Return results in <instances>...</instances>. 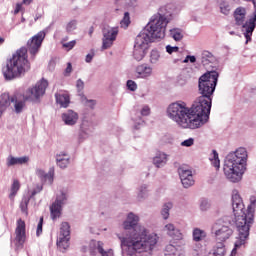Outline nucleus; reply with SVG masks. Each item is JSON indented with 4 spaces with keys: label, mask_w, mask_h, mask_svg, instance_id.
<instances>
[{
    "label": "nucleus",
    "mask_w": 256,
    "mask_h": 256,
    "mask_svg": "<svg viewBox=\"0 0 256 256\" xmlns=\"http://www.w3.org/2000/svg\"><path fill=\"white\" fill-rule=\"evenodd\" d=\"M170 37L174 39V41H181L183 39V30L179 28H173L170 30Z\"/></svg>",
    "instance_id": "nucleus-27"
},
{
    "label": "nucleus",
    "mask_w": 256,
    "mask_h": 256,
    "mask_svg": "<svg viewBox=\"0 0 256 256\" xmlns=\"http://www.w3.org/2000/svg\"><path fill=\"white\" fill-rule=\"evenodd\" d=\"M102 33V49H109L113 46L115 39H117V35H119V28L106 27L103 28Z\"/></svg>",
    "instance_id": "nucleus-13"
},
{
    "label": "nucleus",
    "mask_w": 256,
    "mask_h": 256,
    "mask_svg": "<svg viewBox=\"0 0 256 256\" xmlns=\"http://www.w3.org/2000/svg\"><path fill=\"white\" fill-rule=\"evenodd\" d=\"M193 143H195V139L189 138V139H187V140H184V141L181 143V145H182V147H191V146H193Z\"/></svg>",
    "instance_id": "nucleus-44"
},
{
    "label": "nucleus",
    "mask_w": 256,
    "mask_h": 256,
    "mask_svg": "<svg viewBox=\"0 0 256 256\" xmlns=\"http://www.w3.org/2000/svg\"><path fill=\"white\" fill-rule=\"evenodd\" d=\"M19 11H21V4L16 5V9H15L14 13L17 14V13H19Z\"/></svg>",
    "instance_id": "nucleus-57"
},
{
    "label": "nucleus",
    "mask_w": 256,
    "mask_h": 256,
    "mask_svg": "<svg viewBox=\"0 0 256 256\" xmlns=\"http://www.w3.org/2000/svg\"><path fill=\"white\" fill-rule=\"evenodd\" d=\"M56 246L58 251L65 253V224H61L60 232L57 236Z\"/></svg>",
    "instance_id": "nucleus-19"
},
{
    "label": "nucleus",
    "mask_w": 256,
    "mask_h": 256,
    "mask_svg": "<svg viewBox=\"0 0 256 256\" xmlns=\"http://www.w3.org/2000/svg\"><path fill=\"white\" fill-rule=\"evenodd\" d=\"M139 216L133 213L128 214L124 222V229L130 231V237L120 238L126 255L133 256L137 253H147L153 251L157 245V235H147L145 227L138 224Z\"/></svg>",
    "instance_id": "nucleus-2"
},
{
    "label": "nucleus",
    "mask_w": 256,
    "mask_h": 256,
    "mask_svg": "<svg viewBox=\"0 0 256 256\" xmlns=\"http://www.w3.org/2000/svg\"><path fill=\"white\" fill-rule=\"evenodd\" d=\"M89 35H93V27L90 28Z\"/></svg>",
    "instance_id": "nucleus-60"
},
{
    "label": "nucleus",
    "mask_w": 256,
    "mask_h": 256,
    "mask_svg": "<svg viewBox=\"0 0 256 256\" xmlns=\"http://www.w3.org/2000/svg\"><path fill=\"white\" fill-rule=\"evenodd\" d=\"M159 51L157 50H152L151 54H150V61L151 63H157V61H159Z\"/></svg>",
    "instance_id": "nucleus-39"
},
{
    "label": "nucleus",
    "mask_w": 256,
    "mask_h": 256,
    "mask_svg": "<svg viewBox=\"0 0 256 256\" xmlns=\"http://www.w3.org/2000/svg\"><path fill=\"white\" fill-rule=\"evenodd\" d=\"M220 11L223 15H229L231 13V6L227 2H222L220 4Z\"/></svg>",
    "instance_id": "nucleus-36"
},
{
    "label": "nucleus",
    "mask_w": 256,
    "mask_h": 256,
    "mask_svg": "<svg viewBox=\"0 0 256 256\" xmlns=\"http://www.w3.org/2000/svg\"><path fill=\"white\" fill-rule=\"evenodd\" d=\"M207 207H209V203L207 201H202L201 202V205H200V209L202 211H206L207 210Z\"/></svg>",
    "instance_id": "nucleus-53"
},
{
    "label": "nucleus",
    "mask_w": 256,
    "mask_h": 256,
    "mask_svg": "<svg viewBox=\"0 0 256 256\" xmlns=\"http://www.w3.org/2000/svg\"><path fill=\"white\" fill-rule=\"evenodd\" d=\"M179 175L181 183L185 189H189V187H192V185L195 184V180L193 179V172L191 170L180 168Z\"/></svg>",
    "instance_id": "nucleus-16"
},
{
    "label": "nucleus",
    "mask_w": 256,
    "mask_h": 256,
    "mask_svg": "<svg viewBox=\"0 0 256 256\" xmlns=\"http://www.w3.org/2000/svg\"><path fill=\"white\" fill-rule=\"evenodd\" d=\"M166 51L167 53H169V55H171L172 53H177V51H179V47L175 46H166Z\"/></svg>",
    "instance_id": "nucleus-46"
},
{
    "label": "nucleus",
    "mask_w": 256,
    "mask_h": 256,
    "mask_svg": "<svg viewBox=\"0 0 256 256\" xmlns=\"http://www.w3.org/2000/svg\"><path fill=\"white\" fill-rule=\"evenodd\" d=\"M247 157V150L243 147L228 154L223 167L224 175L228 181H231V183H239L243 173H245Z\"/></svg>",
    "instance_id": "nucleus-4"
},
{
    "label": "nucleus",
    "mask_w": 256,
    "mask_h": 256,
    "mask_svg": "<svg viewBox=\"0 0 256 256\" xmlns=\"http://www.w3.org/2000/svg\"><path fill=\"white\" fill-rule=\"evenodd\" d=\"M172 208L173 204L171 202L164 204L163 209L161 211L163 219H169V211H171Z\"/></svg>",
    "instance_id": "nucleus-32"
},
{
    "label": "nucleus",
    "mask_w": 256,
    "mask_h": 256,
    "mask_svg": "<svg viewBox=\"0 0 256 256\" xmlns=\"http://www.w3.org/2000/svg\"><path fill=\"white\" fill-rule=\"evenodd\" d=\"M217 81H219V73L217 71H207L198 80V91L205 99H213V93L217 87Z\"/></svg>",
    "instance_id": "nucleus-7"
},
{
    "label": "nucleus",
    "mask_w": 256,
    "mask_h": 256,
    "mask_svg": "<svg viewBox=\"0 0 256 256\" xmlns=\"http://www.w3.org/2000/svg\"><path fill=\"white\" fill-rule=\"evenodd\" d=\"M93 57H95V52L87 54L85 59L86 63H91V61H93Z\"/></svg>",
    "instance_id": "nucleus-51"
},
{
    "label": "nucleus",
    "mask_w": 256,
    "mask_h": 256,
    "mask_svg": "<svg viewBox=\"0 0 256 256\" xmlns=\"http://www.w3.org/2000/svg\"><path fill=\"white\" fill-rule=\"evenodd\" d=\"M127 87L130 91H137V83H135L133 80L127 81Z\"/></svg>",
    "instance_id": "nucleus-43"
},
{
    "label": "nucleus",
    "mask_w": 256,
    "mask_h": 256,
    "mask_svg": "<svg viewBox=\"0 0 256 256\" xmlns=\"http://www.w3.org/2000/svg\"><path fill=\"white\" fill-rule=\"evenodd\" d=\"M11 98H9V94L4 93L0 95V118L3 116V113L7 111V107L10 105Z\"/></svg>",
    "instance_id": "nucleus-20"
},
{
    "label": "nucleus",
    "mask_w": 256,
    "mask_h": 256,
    "mask_svg": "<svg viewBox=\"0 0 256 256\" xmlns=\"http://www.w3.org/2000/svg\"><path fill=\"white\" fill-rule=\"evenodd\" d=\"M155 31H157V29L152 28L149 22L146 28L136 36L134 46L137 48L149 49V43H151L153 39H163V37H165L158 36Z\"/></svg>",
    "instance_id": "nucleus-9"
},
{
    "label": "nucleus",
    "mask_w": 256,
    "mask_h": 256,
    "mask_svg": "<svg viewBox=\"0 0 256 256\" xmlns=\"http://www.w3.org/2000/svg\"><path fill=\"white\" fill-rule=\"evenodd\" d=\"M75 45H77V41L72 40V41L65 44V49L67 51H71V49H73V47H75Z\"/></svg>",
    "instance_id": "nucleus-45"
},
{
    "label": "nucleus",
    "mask_w": 256,
    "mask_h": 256,
    "mask_svg": "<svg viewBox=\"0 0 256 256\" xmlns=\"http://www.w3.org/2000/svg\"><path fill=\"white\" fill-rule=\"evenodd\" d=\"M215 62V56L213 53L204 50L201 55V63L204 67H207V65H210V63Z\"/></svg>",
    "instance_id": "nucleus-21"
},
{
    "label": "nucleus",
    "mask_w": 256,
    "mask_h": 256,
    "mask_svg": "<svg viewBox=\"0 0 256 256\" xmlns=\"http://www.w3.org/2000/svg\"><path fill=\"white\" fill-rule=\"evenodd\" d=\"M151 113V109L149 108V106H144L141 110V115L143 116H147Z\"/></svg>",
    "instance_id": "nucleus-48"
},
{
    "label": "nucleus",
    "mask_w": 256,
    "mask_h": 256,
    "mask_svg": "<svg viewBox=\"0 0 256 256\" xmlns=\"http://www.w3.org/2000/svg\"><path fill=\"white\" fill-rule=\"evenodd\" d=\"M212 253L216 256H225V244L223 242H218L212 250Z\"/></svg>",
    "instance_id": "nucleus-26"
},
{
    "label": "nucleus",
    "mask_w": 256,
    "mask_h": 256,
    "mask_svg": "<svg viewBox=\"0 0 256 256\" xmlns=\"http://www.w3.org/2000/svg\"><path fill=\"white\" fill-rule=\"evenodd\" d=\"M69 103H70V100H69V95H65V107H69Z\"/></svg>",
    "instance_id": "nucleus-55"
},
{
    "label": "nucleus",
    "mask_w": 256,
    "mask_h": 256,
    "mask_svg": "<svg viewBox=\"0 0 256 256\" xmlns=\"http://www.w3.org/2000/svg\"><path fill=\"white\" fill-rule=\"evenodd\" d=\"M42 191H43V185L37 184L30 195V199H33V197H35V195L41 193Z\"/></svg>",
    "instance_id": "nucleus-41"
},
{
    "label": "nucleus",
    "mask_w": 256,
    "mask_h": 256,
    "mask_svg": "<svg viewBox=\"0 0 256 256\" xmlns=\"http://www.w3.org/2000/svg\"><path fill=\"white\" fill-rule=\"evenodd\" d=\"M79 119V115L73 110H68L65 114V125H75Z\"/></svg>",
    "instance_id": "nucleus-22"
},
{
    "label": "nucleus",
    "mask_w": 256,
    "mask_h": 256,
    "mask_svg": "<svg viewBox=\"0 0 256 256\" xmlns=\"http://www.w3.org/2000/svg\"><path fill=\"white\" fill-rule=\"evenodd\" d=\"M29 205V198H24L22 202L20 203V209L22 213H25L27 215V207Z\"/></svg>",
    "instance_id": "nucleus-40"
},
{
    "label": "nucleus",
    "mask_w": 256,
    "mask_h": 256,
    "mask_svg": "<svg viewBox=\"0 0 256 256\" xmlns=\"http://www.w3.org/2000/svg\"><path fill=\"white\" fill-rule=\"evenodd\" d=\"M152 69L149 66L140 65L136 68L137 77H141L142 79H145V77H149L152 73Z\"/></svg>",
    "instance_id": "nucleus-23"
},
{
    "label": "nucleus",
    "mask_w": 256,
    "mask_h": 256,
    "mask_svg": "<svg viewBox=\"0 0 256 256\" xmlns=\"http://www.w3.org/2000/svg\"><path fill=\"white\" fill-rule=\"evenodd\" d=\"M21 22L25 23V18L24 17H22Z\"/></svg>",
    "instance_id": "nucleus-62"
},
{
    "label": "nucleus",
    "mask_w": 256,
    "mask_h": 256,
    "mask_svg": "<svg viewBox=\"0 0 256 256\" xmlns=\"http://www.w3.org/2000/svg\"><path fill=\"white\" fill-rule=\"evenodd\" d=\"M76 87H77L78 91H83V88L85 87V83L82 82L81 79H79V80L77 81V83H76Z\"/></svg>",
    "instance_id": "nucleus-49"
},
{
    "label": "nucleus",
    "mask_w": 256,
    "mask_h": 256,
    "mask_svg": "<svg viewBox=\"0 0 256 256\" xmlns=\"http://www.w3.org/2000/svg\"><path fill=\"white\" fill-rule=\"evenodd\" d=\"M46 35L47 31L42 30L28 40L26 49L30 53L31 59H35V55L39 53V49H41V45H43Z\"/></svg>",
    "instance_id": "nucleus-10"
},
{
    "label": "nucleus",
    "mask_w": 256,
    "mask_h": 256,
    "mask_svg": "<svg viewBox=\"0 0 256 256\" xmlns=\"http://www.w3.org/2000/svg\"><path fill=\"white\" fill-rule=\"evenodd\" d=\"M195 63V61H197V58H195V56H186L185 60H184V63Z\"/></svg>",
    "instance_id": "nucleus-50"
},
{
    "label": "nucleus",
    "mask_w": 256,
    "mask_h": 256,
    "mask_svg": "<svg viewBox=\"0 0 256 256\" xmlns=\"http://www.w3.org/2000/svg\"><path fill=\"white\" fill-rule=\"evenodd\" d=\"M165 230L170 237H177L179 235V229L175 228V225L173 224H167Z\"/></svg>",
    "instance_id": "nucleus-30"
},
{
    "label": "nucleus",
    "mask_w": 256,
    "mask_h": 256,
    "mask_svg": "<svg viewBox=\"0 0 256 256\" xmlns=\"http://www.w3.org/2000/svg\"><path fill=\"white\" fill-rule=\"evenodd\" d=\"M64 200L65 197L63 196L61 199L57 197L56 201L50 206L51 219H53V221L61 217V211H63Z\"/></svg>",
    "instance_id": "nucleus-17"
},
{
    "label": "nucleus",
    "mask_w": 256,
    "mask_h": 256,
    "mask_svg": "<svg viewBox=\"0 0 256 256\" xmlns=\"http://www.w3.org/2000/svg\"><path fill=\"white\" fill-rule=\"evenodd\" d=\"M27 57L26 47H21L12 55V58L7 62L6 67L3 68V75L7 81H13V79L25 75V73L31 69Z\"/></svg>",
    "instance_id": "nucleus-5"
},
{
    "label": "nucleus",
    "mask_w": 256,
    "mask_h": 256,
    "mask_svg": "<svg viewBox=\"0 0 256 256\" xmlns=\"http://www.w3.org/2000/svg\"><path fill=\"white\" fill-rule=\"evenodd\" d=\"M55 176V171L53 169H50L48 173L44 175V178L42 179L43 183H49L50 185L53 183V177Z\"/></svg>",
    "instance_id": "nucleus-34"
},
{
    "label": "nucleus",
    "mask_w": 256,
    "mask_h": 256,
    "mask_svg": "<svg viewBox=\"0 0 256 256\" xmlns=\"http://www.w3.org/2000/svg\"><path fill=\"white\" fill-rule=\"evenodd\" d=\"M213 99L199 96L189 108L187 103L178 101L170 104L167 109L168 117L182 129H199L209 121Z\"/></svg>",
    "instance_id": "nucleus-1"
},
{
    "label": "nucleus",
    "mask_w": 256,
    "mask_h": 256,
    "mask_svg": "<svg viewBox=\"0 0 256 256\" xmlns=\"http://www.w3.org/2000/svg\"><path fill=\"white\" fill-rule=\"evenodd\" d=\"M229 33H230V35H235V31H231Z\"/></svg>",
    "instance_id": "nucleus-61"
},
{
    "label": "nucleus",
    "mask_w": 256,
    "mask_h": 256,
    "mask_svg": "<svg viewBox=\"0 0 256 256\" xmlns=\"http://www.w3.org/2000/svg\"><path fill=\"white\" fill-rule=\"evenodd\" d=\"M103 242L98 241H92L90 243V253L93 256H113V250L109 249L107 251H105V249L103 248Z\"/></svg>",
    "instance_id": "nucleus-14"
},
{
    "label": "nucleus",
    "mask_w": 256,
    "mask_h": 256,
    "mask_svg": "<svg viewBox=\"0 0 256 256\" xmlns=\"http://www.w3.org/2000/svg\"><path fill=\"white\" fill-rule=\"evenodd\" d=\"M153 163L156 167H163L167 163V154L165 153H158L154 159Z\"/></svg>",
    "instance_id": "nucleus-24"
},
{
    "label": "nucleus",
    "mask_w": 256,
    "mask_h": 256,
    "mask_svg": "<svg viewBox=\"0 0 256 256\" xmlns=\"http://www.w3.org/2000/svg\"><path fill=\"white\" fill-rule=\"evenodd\" d=\"M62 120L65 121V114H62Z\"/></svg>",
    "instance_id": "nucleus-63"
},
{
    "label": "nucleus",
    "mask_w": 256,
    "mask_h": 256,
    "mask_svg": "<svg viewBox=\"0 0 256 256\" xmlns=\"http://www.w3.org/2000/svg\"><path fill=\"white\" fill-rule=\"evenodd\" d=\"M26 163H29L28 156L14 157L10 155L6 160L7 167H13L14 165H25Z\"/></svg>",
    "instance_id": "nucleus-18"
},
{
    "label": "nucleus",
    "mask_w": 256,
    "mask_h": 256,
    "mask_svg": "<svg viewBox=\"0 0 256 256\" xmlns=\"http://www.w3.org/2000/svg\"><path fill=\"white\" fill-rule=\"evenodd\" d=\"M71 71H73V66L71 65V62H69V63H67V67L65 69V73L69 74V73H71Z\"/></svg>",
    "instance_id": "nucleus-54"
},
{
    "label": "nucleus",
    "mask_w": 256,
    "mask_h": 256,
    "mask_svg": "<svg viewBox=\"0 0 256 256\" xmlns=\"http://www.w3.org/2000/svg\"><path fill=\"white\" fill-rule=\"evenodd\" d=\"M86 103H88V107L90 109H93L95 107V105H97V102L95 100H87L86 99Z\"/></svg>",
    "instance_id": "nucleus-52"
},
{
    "label": "nucleus",
    "mask_w": 256,
    "mask_h": 256,
    "mask_svg": "<svg viewBox=\"0 0 256 256\" xmlns=\"http://www.w3.org/2000/svg\"><path fill=\"white\" fill-rule=\"evenodd\" d=\"M167 17H171V5L160 7L158 13L154 15L150 21L151 27L152 29H156L154 31L158 37H165V31L169 23Z\"/></svg>",
    "instance_id": "nucleus-8"
},
{
    "label": "nucleus",
    "mask_w": 256,
    "mask_h": 256,
    "mask_svg": "<svg viewBox=\"0 0 256 256\" xmlns=\"http://www.w3.org/2000/svg\"><path fill=\"white\" fill-rule=\"evenodd\" d=\"M24 5H29L31 3V0H23Z\"/></svg>",
    "instance_id": "nucleus-58"
},
{
    "label": "nucleus",
    "mask_w": 256,
    "mask_h": 256,
    "mask_svg": "<svg viewBox=\"0 0 256 256\" xmlns=\"http://www.w3.org/2000/svg\"><path fill=\"white\" fill-rule=\"evenodd\" d=\"M61 43H62V47H65V42L62 41Z\"/></svg>",
    "instance_id": "nucleus-64"
},
{
    "label": "nucleus",
    "mask_w": 256,
    "mask_h": 256,
    "mask_svg": "<svg viewBox=\"0 0 256 256\" xmlns=\"http://www.w3.org/2000/svg\"><path fill=\"white\" fill-rule=\"evenodd\" d=\"M67 31H75L77 29V21L72 20L66 26Z\"/></svg>",
    "instance_id": "nucleus-42"
},
{
    "label": "nucleus",
    "mask_w": 256,
    "mask_h": 256,
    "mask_svg": "<svg viewBox=\"0 0 256 256\" xmlns=\"http://www.w3.org/2000/svg\"><path fill=\"white\" fill-rule=\"evenodd\" d=\"M67 233L68 235L65 236V242L69 243V241H71V237H69V235H71V232L68 230Z\"/></svg>",
    "instance_id": "nucleus-56"
},
{
    "label": "nucleus",
    "mask_w": 256,
    "mask_h": 256,
    "mask_svg": "<svg viewBox=\"0 0 256 256\" xmlns=\"http://www.w3.org/2000/svg\"><path fill=\"white\" fill-rule=\"evenodd\" d=\"M21 189V184L19 183V180H14L12 186H11V193L9 195V199L13 201L15 199V195H17V192Z\"/></svg>",
    "instance_id": "nucleus-29"
},
{
    "label": "nucleus",
    "mask_w": 256,
    "mask_h": 256,
    "mask_svg": "<svg viewBox=\"0 0 256 256\" xmlns=\"http://www.w3.org/2000/svg\"><path fill=\"white\" fill-rule=\"evenodd\" d=\"M233 18L237 27H242V29H245L244 37L246 39V43H249V41H251V37H253V32L249 37H247V27H245L247 23L245 22L247 19V9L243 6L237 7L233 12Z\"/></svg>",
    "instance_id": "nucleus-11"
},
{
    "label": "nucleus",
    "mask_w": 256,
    "mask_h": 256,
    "mask_svg": "<svg viewBox=\"0 0 256 256\" xmlns=\"http://www.w3.org/2000/svg\"><path fill=\"white\" fill-rule=\"evenodd\" d=\"M121 27H123L124 29H127V27H129V25H131V17L129 15V12H125L124 13V17L120 22Z\"/></svg>",
    "instance_id": "nucleus-33"
},
{
    "label": "nucleus",
    "mask_w": 256,
    "mask_h": 256,
    "mask_svg": "<svg viewBox=\"0 0 256 256\" xmlns=\"http://www.w3.org/2000/svg\"><path fill=\"white\" fill-rule=\"evenodd\" d=\"M212 155L213 157L210 158V161L213 167H215L216 171H219V167H221V161L219 160V153H217V150H213Z\"/></svg>",
    "instance_id": "nucleus-28"
},
{
    "label": "nucleus",
    "mask_w": 256,
    "mask_h": 256,
    "mask_svg": "<svg viewBox=\"0 0 256 256\" xmlns=\"http://www.w3.org/2000/svg\"><path fill=\"white\" fill-rule=\"evenodd\" d=\"M256 196H250V205L245 210L243 199L237 190L232 194V209L235 217V225L238 231V238L234 244L231 256L237 255V249L241 245H245V241L249 237V231L255 219Z\"/></svg>",
    "instance_id": "nucleus-3"
},
{
    "label": "nucleus",
    "mask_w": 256,
    "mask_h": 256,
    "mask_svg": "<svg viewBox=\"0 0 256 256\" xmlns=\"http://www.w3.org/2000/svg\"><path fill=\"white\" fill-rule=\"evenodd\" d=\"M55 97L57 105H59L60 108L65 107V94L56 93Z\"/></svg>",
    "instance_id": "nucleus-37"
},
{
    "label": "nucleus",
    "mask_w": 256,
    "mask_h": 256,
    "mask_svg": "<svg viewBox=\"0 0 256 256\" xmlns=\"http://www.w3.org/2000/svg\"><path fill=\"white\" fill-rule=\"evenodd\" d=\"M5 43V38L0 37V45H3Z\"/></svg>",
    "instance_id": "nucleus-59"
},
{
    "label": "nucleus",
    "mask_w": 256,
    "mask_h": 256,
    "mask_svg": "<svg viewBox=\"0 0 256 256\" xmlns=\"http://www.w3.org/2000/svg\"><path fill=\"white\" fill-rule=\"evenodd\" d=\"M47 87H49V82L42 79L35 86L28 88L22 98H17V96L12 97L11 102L14 103L15 113H23L26 101H32L33 103L39 102V99L45 95Z\"/></svg>",
    "instance_id": "nucleus-6"
},
{
    "label": "nucleus",
    "mask_w": 256,
    "mask_h": 256,
    "mask_svg": "<svg viewBox=\"0 0 256 256\" xmlns=\"http://www.w3.org/2000/svg\"><path fill=\"white\" fill-rule=\"evenodd\" d=\"M56 163L60 169H65V153L56 155Z\"/></svg>",
    "instance_id": "nucleus-35"
},
{
    "label": "nucleus",
    "mask_w": 256,
    "mask_h": 256,
    "mask_svg": "<svg viewBox=\"0 0 256 256\" xmlns=\"http://www.w3.org/2000/svg\"><path fill=\"white\" fill-rule=\"evenodd\" d=\"M147 49L146 48H141L137 46H134V59H136V61H142V59L145 57Z\"/></svg>",
    "instance_id": "nucleus-25"
},
{
    "label": "nucleus",
    "mask_w": 256,
    "mask_h": 256,
    "mask_svg": "<svg viewBox=\"0 0 256 256\" xmlns=\"http://www.w3.org/2000/svg\"><path fill=\"white\" fill-rule=\"evenodd\" d=\"M47 173H45L44 171H43V169H40V168H38V169H36V175H37V177H39V179L41 180V181H43V179L45 178V175H46Z\"/></svg>",
    "instance_id": "nucleus-47"
},
{
    "label": "nucleus",
    "mask_w": 256,
    "mask_h": 256,
    "mask_svg": "<svg viewBox=\"0 0 256 256\" xmlns=\"http://www.w3.org/2000/svg\"><path fill=\"white\" fill-rule=\"evenodd\" d=\"M212 231L214 232L216 241H218V243H225V241L230 239L231 235H233V229L219 223L213 225Z\"/></svg>",
    "instance_id": "nucleus-12"
},
{
    "label": "nucleus",
    "mask_w": 256,
    "mask_h": 256,
    "mask_svg": "<svg viewBox=\"0 0 256 256\" xmlns=\"http://www.w3.org/2000/svg\"><path fill=\"white\" fill-rule=\"evenodd\" d=\"M15 241H16V246L17 247H23L26 239V234H25V221L19 219L17 221V226L15 229Z\"/></svg>",
    "instance_id": "nucleus-15"
},
{
    "label": "nucleus",
    "mask_w": 256,
    "mask_h": 256,
    "mask_svg": "<svg viewBox=\"0 0 256 256\" xmlns=\"http://www.w3.org/2000/svg\"><path fill=\"white\" fill-rule=\"evenodd\" d=\"M42 234H43V217H40V220L36 228V236L41 237Z\"/></svg>",
    "instance_id": "nucleus-38"
},
{
    "label": "nucleus",
    "mask_w": 256,
    "mask_h": 256,
    "mask_svg": "<svg viewBox=\"0 0 256 256\" xmlns=\"http://www.w3.org/2000/svg\"><path fill=\"white\" fill-rule=\"evenodd\" d=\"M205 237H206L205 231L198 228L194 229L193 231L194 241H202V239H205Z\"/></svg>",
    "instance_id": "nucleus-31"
}]
</instances>
